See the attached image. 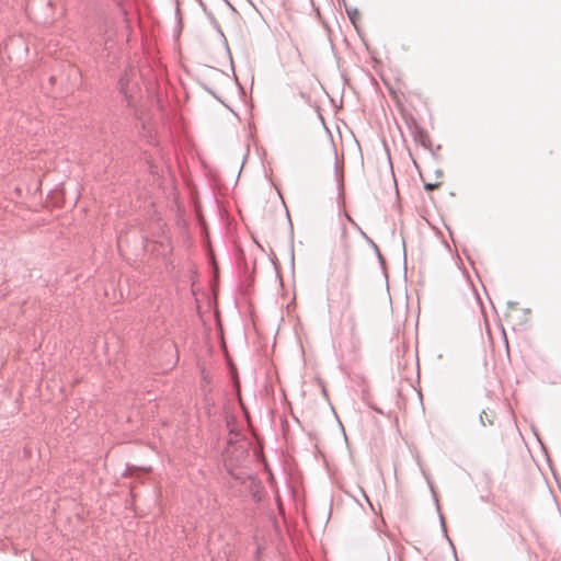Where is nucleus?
<instances>
[{"instance_id":"5","label":"nucleus","mask_w":561,"mask_h":561,"mask_svg":"<svg viewBox=\"0 0 561 561\" xmlns=\"http://www.w3.org/2000/svg\"><path fill=\"white\" fill-rule=\"evenodd\" d=\"M174 357H175V362L174 363H176L179 360L178 353H175Z\"/></svg>"},{"instance_id":"4","label":"nucleus","mask_w":561,"mask_h":561,"mask_svg":"<svg viewBox=\"0 0 561 561\" xmlns=\"http://www.w3.org/2000/svg\"><path fill=\"white\" fill-rule=\"evenodd\" d=\"M419 353H415V362L419 363V356H417Z\"/></svg>"},{"instance_id":"6","label":"nucleus","mask_w":561,"mask_h":561,"mask_svg":"<svg viewBox=\"0 0 561 561\" xmlns=\"http://www.w3.org/2000/svg\"><path fill=\"white\" fill-rule=\"evenodd\" d=\"M387 561H390V557L389 556H387Z\"/></svg>"},{"instance_id":"1","label":"nucleus","mask_w":561,"mask_h":561,"mask_svg":"<svg viewBox=\"0 0 561 561\" xmlns=\"http://www.w3.org/2000/svg\"><path fill=\"white\" fill-rule=\"evenodd\" d=\"M210 381L209 373L204 367H201V388L205 394L211 390L209 387Z\"/></svg>"},{"instance_id":"3","label":"nucleus","mask_w":561,"mask_h":561,"mask_svg":"<svg viewBox=\"0 0 561 561\" xmlns=\"http://www.w3.org/2000/svg\"><path fill=\"white\" fill-rule=\"evenodd\" d=\"M483 414H485L484 411L480 414V421H481L482 425H485L484 420H483Z\"/></svg>"},{"instance_id":"2","label":"nucleus","mask_w":561,"mask_h":561,"mask_svg":"<svg viewBox=\"0 0 561 561\" xmlns=\"http://www.w3.org/2000/svg\"><path fill=\"white\" fill-rule=\"evenodd\" d=\"M425 188L427 191H433V190H436L440 186V183L439 182H436V183H425L424 184Z\"/></svg>"}]
</instances>
